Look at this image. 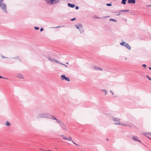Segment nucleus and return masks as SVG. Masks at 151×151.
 <instances>
[{
  "label": "nucleus",
  "mask_w": 151,
  "mask_h": 151,
  "mask_svg": "<svg viewBox=\"0 0 151 151\" xmlns=\"http://www.w3.org/2000/svg\"><path fill=\"white\" fill-rule=\"evenodd\" d=\"M53 62H55L57 63H60L59 61L55 59H54V61Z\"/></svg>",
  "instance_id": "obj_22"
},
{
  "label": "nucleus",
  "mask_w": 151,
  "mask_h": 151,
  "mask_svg": "<svg viewBox=\"0 0 151 151\" xmlns=\"http://www.w3.org/2000/svg\"><path fill=\"white\" fill-rule=\"evenodd\" d=\"M106 6H111L112 5L111 3V4H109V3L107 4H106Z\"/></svg>",
  "instance_id": "obj_27"
},
{
  "label": "nucleus",
  "mask_w": 151,
  "mask_h": 151,
  "mask_svg": "<svg viewBox=\"0 0 151 151\" xmlns=\"http://www.w3.org/2000/svg\"><path fill=\"white\" fill-rule=\"evenodd\" d=\"M106 140H109V139H106Z\"/></svg>",
  "instance_id": "obj_46"
},
{
  "label": "nucleus",
  "mask_w": 151,
  "mask_h": 151,
  "mask_svg": "<svg viewBox=\"0 0 151 151\" xmlns=\"http://www.w3.org/2000/svg\"><path fill=\"white\" fill-rule=\"evenodd\" d=\"M60 64H62V65H65L64 64H62V63H60Z\"/></svg>",
  "instance_id": "obj_44"
},
{
  "label": "nucleus",
  "mask_w": 151,
  "mask_h": 151,
  "mask_svg": "<svg viewBox=\"0 0 151 151\" xmlns=\"http://www.w3.org/2000/svg\"><path fill=\"white\" fill-rule=\"evenodd\" d=\"M129 11V10H122V11L123 12H127Z\"/></svg>",
  "instance_id": "obj_25"
},
{
  "label": "nucleus",
  "mask_w": 151,
  "mask_h": 151,
  "mask_svg": "<svg viewBox=\"0 0 151 151\" xmlns=\"http://www.w3.org/2000/svg\"><path fill=\"white\" fill-rule=\"evenodd\" d=\"M61 78L62 80H66V77L65 76V75H62L61 76Z\"/></svg>",
  "instance_id": "obj_15"
},
{
  "label": "nucleus",
  "mask_w": 151,
  "mask_h": 151,
  "mask_svg": "<svg viewBox=\"0 0 151 151\" xmlns=\"http://www.w3.org/2000/svg\"><path fill=\"white\" fill-rule=\"evenodd\" d=\"M76 18L75 17V18H73L72 19H71L70 20L73 21H74V20H76Z\"/></svg>",
  "instance_id": "obj_30"
},
{
  "label": "nucleus",
  "mask_w": 151,
  "mask_h": 151,
  "mask_svg": "<svg viewBox=\"0 0 151 151\" xmlns=\"http://www.w3.org/2000/svg\"><path fill=\"white\" fill-rule=\"evenodd\" d=\"M68 5L69 7L72 8L75 7V4H72L70 3H68Z\"/></svg>",
  "instance_id": "obj_14"
},
{
  "label": "nucleus",
  "mask_w": 151,
  "mask_h": 151,
  "mask_svg": "<svg viewBox=\"0 0 151 151\" xmlns=\"http://www.w3.org/2000/svg\"><path fill=\"white\" fill-rule=\"evenodd\" d=\"M35 30H38L39 29V28L38 27H35Z\"/></svg>",
  "instance_id": "obj_28"
},
{
  "label": "nucleus",
  "mask_w": 151,
  "mask_h": 151,
  "mask_svg": "<svg viewBox=\"0 0 151 151\" xmlns=\"http://www.w3.org/2000/svg\"><path fill=\"white\" fill-rule=\"evenodd\" d=\"M68 144H70V145H71V143H72L70 142H68L67 143Z\"/></svg>",
  "instance_id": "obj_39"
},
{
  "label": "nucleus",
  "mask_w": 151,
  "mask_h": 151,
  "mask_svg": "<svg viewBox=\"0 0 151 151\" xmlns=\"http://www.w3.org/2000/svg\"><path fill=\"white\" fill-rule=\"evenodd\" d=\"M40 150H43V149H40Z\"/></svg>",
  "instance_id": "obj_47"
},
{
  "label": "nucleus",
  "mask_w": 151,
  "mask_h": 151,
  "mask_svg": "<svg viewBox=\"0 0 151 151\" xmlns=\"http://www.w3.org/2000/svg\"><path fill=\"white\" fill-rule=\"evenodd\" d=\"M13 58L19 59V57L18 56Z\"/></svg>",
  "instance_id": "obj_36"
},
{
  "label": "nucleus",
  "mask_w": 151,
  "mask_h": 151,
  "mask_svg": "<svg viewBox=\"0 0 151 151\" xmlns=\"http://www.w3.org/2000/svg\"><path fill=\"white\" fill-rule=\"evenodd\" d=\"M109 17V16H104V17H102V19H105L108 18V17Z\"/></svg>",
  "instance_id": "obj_23"
},
{
  "label": "nucleus",
  "mask_w": 151,
  "mask_h": 151,
  "mask_svg": "<svg viewBox=\"0 0 151 151\" xmlns=\"http://www.w3.org/2000/svg\"><path fill=\"white\" fill-rule=\"evenodd\" d=\"M109 21H113V22H117V21L115 19H109Z\"/></svg>",
  "instance_id": "obj_21"
},
{
  "label": "nucleus",
  "mask_w": 151,
  "mask_h": 151,
  "mask_svg": "<svg viewBox=\"0 0 151 151\" xmlns=\"http://www.w3.org/2000/svg\"><path fill=\"white\" fill-rule=\"evenodd\" d=\"M61 136L64 139H66V137L64 135H62Z\"/></svg>",
  "instance_id": "obj_24"
},
{
  "label": "nucleus",
  "mask_w": 151,
  "mask_h": 151,
  "mask_svg": "<svg viewBox=\"0 0 151 151\" xmlns=\"http://www.w3.org/2000/svg\"><path fill=\"white\" fill-rule=\"evenodd\" d=\"M67 81H68L69 82L70 81V79L69 78L67 77Z\"/></svg>",
  "instance_id": "obj_33"
},
{
  "label": "nucleus",
  "mask_w": 151,
  "mask_h": 151,
  "mask_svg": "<svg viewBox=\"0 0 151 151\" xmlns=\"http://www.w3.org/2000/svg\"><path fill=\"white\" fill-rule=\"evenodd\" d=\"M146 76L147 78L148 79L151 81V78H150L148 76Z\"/></svg>",
  "instance_id": "obj_26"
},
{
  "label": "nucleus",
  "mask_w": 151,
  "mask_h": 151,
  "mask_svg": "<svg viewBox=\"0 0 151 151\" xmlns=\"http://www.w3.org/2000/svg\"><path fill=\"white\" fill-rule=\"evenodd\" d=\"M47 59L50 61L52 62H53L54 61V58H52L51 57H47Z\"/></svg>",
  "instance_id": "obj_16"
},
{
  "label": "nucleus",
  "mask_w": 151,
  "mask_h": 151,
  "mask_svg": "<svg viewBox=\"0 0 151 151\" xmlns=\"http://www.w3.org/2000/svg\"><path fill=\"white\" fill-rule=\"evenodd\" d=\"M132 139L135 141H137L141 142V141L139 140V139L138 138L137 136H134L132 138Z\"/></svg>",
  "instance_id": "obj_9"
},
{
  "label": "nucleus",
  "mask_w": 151,
  "mask_h": 151,
  "mask_svg": "<svg viewBox=\"0 0 151 151\" xmlns=\"http://www.w3.org/2000/svg\"><path fill=\"white\" fill-rule=\"evenodd\" d=\"M120 44L122 46H125L128 50H131V47L127 43L125 42L124 41H123L122 42H121Z\"/></svg>",
  "instance_id": "obj_4"
},
{
  "label": "nucleus",
  "mask_w": 151,
  "mask_h": 151,
  "mask_svg": "<svg viewBox=\"0 0 151 151\" xmlns=\"http://www.w3.org/2000/svg\"><path fill=\"white\" fill-rule=\"evenodd\" d=\"M1 57L3 58H7L6 57H5V56H4L2 55H1Z\"/></svg>",
  "instance_id": "obj_29"
},
{
  "label": "nucleus",
  "mask_w": 151,
  "mask_h": 151,
  "mask_svg": "<svg viewBox=\"0 0 151 151\" xmlns=\"http://www.w3.org/2000/svg\"><path fill=\"white\" fill-rule=\"evenodd\" d=\"M0 78H4V79H7L6 78H5L4 77H2V76H0Z\"/></svg>",
  "instance_id": "obj_32"
},
{
  "label": "nucleus",
  "mask_w": 151,
  "mask_h": 151,
  "mask_svg": "<svg viewBox=\"0 0 151 151\" xmlns=\"http://www.w3.org/2000/svg\"><path fill=\"white\" fill-rule=\"evenodd\" d=\"M75 8L76 9H79V7L78 6H76Z\"/></svg>",
  "instance_id": "obj_37"
},
{
  "label": "nucleus",
  "mask_w": 151,
  "mask_h": 151,
  "mask_svg": "<svg viewBox=\"0 0 151 151\" xmlns=\"http://www.w3.org/2000/svg\"><path fill=\"white\" fill-rule=\"evenodd\" d=\"M149 69H150V70H151V67H149Z\"/></svg>",
  "instance_id": "obj_43"
},
{
  "label": "nucleus",
  "mask_w": 151,
  "mask_h": 151,
  "mask_svg": "<svg viewBox=\"0 0 151 151\" xmlns=\"http://www.w3.org/2000/svg\"><path fill=\"white\" fill-rule=\"evenodd\" d=\"M67 140H68L70 142H71L73 143V144H74L75 145H78L77 144L75 143L74 142H73L71 137H68V138H67Z\"/></svg>",
  "instance_id": "obj_8"
},
{
  "label": "nucleus",
  "mask_w": 151,
  "mask_h": 151,
  "mask_svg": "<svg viewBox=\"0 0 151 151\" xmlns=\"http://www.w3.org/2000/svg\"><path fill=\"white\" fill-rule=\"evenodd\" d=\"M44 30V29L42 28L41 27V28L40 29V31L41 32H42V31H43Z\"/></svg>",
  "instance_id": "obj_35"
},
{
  "label": "nucleus",
  "mask_w": 151,
  "mask_h": 151,
  "mask_svg": "<svg viewBox=\"0 0 151 151\" xmlns=\"http://www.w3.org/2000/svg\"><path fill=\"white\" fill-rule=\"evenodd\" d=\"M142 66H143L145 68H146V65L145 64H143V65H142Z\"/></svg>",
  "instance_id": "obj_34"
},
{
  "label": "nucleus",
  "mask_w": 151,
  "mask_h": 151,
  "mask_svg": "<svg viewBox=\"0 0 151 151\" xmlns=\"http://www.w3.org/2000/svg\"><path fill=\"white\" fill-rule=\"evenodd\" d=\"M6 126H9L11 125L10 123L8 121H7L6 122Z\"/></svg>",
  "instance_id": "obj_17"
},
{
  "label": "nucleus",
  "mask_w": 151,
  "mask_h": 151,
  "mask_svg": "<svg viewBox=\"0 0 151 151\" xmlns=\"http://www.w3.org/2000/svg\"><path fill=\"white\" fill-rule=\"evenodd\" d=\"M4 0H0V8L2 10L6 13H8L6 10V4L3 1Z\"/></svg>",
  "instance_id": "obj_1"
},
{
  "label": "nucleus",
  "mask_w": 151,
  "mask_h": 151,
  "mask_svg": "<svg viewBox=\"0 0 151 151\" xmlns=\"http://www.w3.org/2000/svg\"><path fill=\"white\" fill-rule=\"evenodd\" d=\"M68 63H66V64H68Z\"/></svg>",
  "instance_id": "obj_48"
},
{
  "label": "nucleus",
  "mask_w": 151,
  "mask_h": 151,
  "mask_svg": "<svg viewBox=\"0 0 151 151\" xmlns=\"http://www.w3.org/2000/svg\"><path fill=\"white\" fill-rule=\"evenodd\" d=\"M101 91H104L105 93V95H106L107 93V91L105 89H101Z\"/></svg>",
  "instance_id": "obj_20"
},
{
  "label": "nucleus",
  "mask_w": 151,
  "mask_h": 151,
  "mask_svg": "<svg viewBox=\"0 0 151 151\" xmlns=\"http://www.w3.org/2000/svg\"><path fill=\"white\" fill-rule=\"evenodd\" d=\"M93 69L96 70H100L101 71H102L103 69L102 68H100L97 66H95L93 67Z\"/></svg>",
  "instance_id": "obj_10"
},
{
  "label": "nucleus",
  "mask_w": 151,
  "mask_h": 151,
  "mask_svg": "<svg viewBox=\"0 0 151 151\" xmlns=\"http://www.w3.org/2000/svg\"><path fill=\"white\" fill-rule=\"evenodd\" d=\"M49 119H50L53 120H55L57 121L59 123L60 125L62 127H63V123L60 121L58 120L56 118H55L52 115H50V116H49Z\"/></svg>",
  "instance_id": "obj_5"
},
{
  "label": "nucleus",
  "mask_w": 151,
  "mask_h": 151,
  "mask_svg": "<svg viewBox=\"0 0 151 151\" xmlns=\"http://www.w3.org/2000/svg\"><path fill=\"white\" fill-rule=\"evenodd\" d=\"M50 114L47 113H43L39 114L37 116L38 119L42 118H49Z\"/></svg>",
  "instance_id": "obj_2"
},
{
  "label": "nucleus",
  "mask_w": 151,
  "mask_h": 151,
  "mask_svg": "<svg viewBox=\"0 0 151 151\" xmlns=\"http://www.w3.org/2000/svg\"><path fill=\"white\" fill-rule=\"evenodd\" d=\"M110 92L112 93V94L113 95H114V93H113V92H112L111 91H110Z\"/></svg>",
  "instance_id": "obj_40"
},
{
  "label": "nucleus",
  "mask_w": 151,
  "mask_h": 151,
  "mask_svg": "<svg viewBox=\"0 0 151 151\" xmlns=\"http://www.w3.org/2000/svg\"><path fill=\"white\" fill-rule=\"evenodd\" d=\"M121 14V13H119V14L116 15L117 16Z\"/></svg>",
  "instance_id": "obj_42"
},
{
  "label": "nucleus",
  "mask_w": 151,
  "mask_h": 151,
  "mask_svg": "<svg viewBox=\"0 0 151 151\" xmlns=\"http://www.w3.org/2000/svg\"><path fill=\"white\" fill-rule=\"evenodd\" d=\"M114 124L115 125H122L124 126H128L129 127H131L130 125L129 124H127V123H123L122 122L120 123H114Z\"/></svg>",
  "instance_id": "obj_7"
},
{
  "label": "nucleus",
  "mask_w": 151,
  "mask_h": 151,
  "mask_svg": "<svg viewBox=\"0 0 151 151\" xmlns=\"http://www.w3.org/2000/svg\"><path fill=\"white\" fill-rule=\"evenodd\" d=\"M143 134L144 135H145L146 136V134H148L149 135H151V132H149L147 133H145L143 132Z\"/></svg>",
  "instance_id": "obj_18"
},
{
  "label": "nucleus",
  "mask_w": 151,
  "mask_h": 151,
  "mask_svg": "<svg viewBox=\"0 0 151 151\" xmlns=\"http://www.w3.org/2000/svg\"><path fill=\"white\" fill-rule=\"evenodd\" d=\"M59 1V0H50V1H47V4H48L54 5L56 4Z\"/></svg>",
  "instance_id": "obj_6"
},
{
  "label": "nucleus",
  "mask_w": 151,
  "mask_h": 151,
  "mask_svg": "<svg viewBox=\"0 0 151 151\" xmlns=\"http://www.w3.org/2000/svg\"><path fill=\"white\" fill-rule=\"evenodd\" d=\"M128 2L129 4H135L136 1L135 0H128Z\"/></svg>",
  "instance_id": "obj_13"
},
{
  "label": "nucleus",
  "mask_w": 151,
  "mask_h": 151,
  "mask_svg": "<svg viewBox=\"0 0 151 151\" xmlns=\"http://www.w3.org/2000/svg\"><path fill=\"white\" fill-rule=\"evenodd\" d=\"M45 0L46 1L47 4V1H50V0Z\"/></svg>",
  "instance_id": "obj_41"
},
{
  "label": "nucleus",
  "mask_w": 151,
  "mask_h": 151,
  "mask_svg": "<svg viewBox=\"0 0 151 151\" xmlns=\"http://www.w3.org/2000/svg\"><path fill=\"white\" fill-rule=\"evenodd\" d=\"M61 27L60 26H58L57 27H52V28H60Z\"/></svg>",
  "instance_id": "obj_31"
},
{
  "label": "nucleus",
  "mask_w": 151,
  "mask_h": 151,
  "mask_svg": "<svg viewBox=\"0 0 151 151\" xmlns=\"http://www.w3.org/2000/svg\"><path fill=\"white\" fill-rule=\"evenodd\" d=\"M95 18L96 19H100V18L97 16L95 17Z\"/></svg>",
  "instance_id": "obj_38"
},
{
  "label": "nucleus",
  "mask_w": 151,
  "mask_h": 151,
  "mask_svg": "<svg viewBox=\"0 0 151 151\" xmlns=\"http://www.w3.org/2000/svg\"><path fill=\"white\" fill-rule=\"evenodd\" d=\"M75 27L77 28L78 29L81 33H82L84 32V30L83 29V26L81 24H79L78 25H75Z\"/></svg>",
  "instance_id": "obj_3"
},
{
  "label": "nucleus",
  "mask_w": 151,
  "mask_h": 151,
  "mask_svg": "<svg viewBox=\"0 0 151 151\" xmlns=\"http://www.w3.org/2000/svg\"><path fill=\"white\" fill-rule=\"evenodd\" d=\"M17 77L21 79L24 78V77L23 76V75L20 73L18 74Z\"/></svg>",
  "instance_id": "obj_12"
},
{
  "label": "nucleus",
  "mask_w": 151,
  "mask_h": 151,
  "mask_svg": "<svg viewBox=\"0 0 151 151\" xmlns=\"http://www.w3.org/2000/svg\"><path fill=\"white\" fill-rule=\"evenodd\" d=\"M122 1L121 2V3L123 4H126V1L127 0H122Z\"/></svg>",
  "instance_id": "obj_19"
},
{
  "label": "nucleus",
  "mask_w": 151,
  "mask_h": 151,
  "mask_svg": "<svg viewBox=\"0 0 151 151\" xmlns=\"http://www.w3.org/2000/svg\"><path fill=\"white\" fill-rule=\"evenodd\" d=\"M112 120L114 122H119L121 120V119H120L114 117L112 118Z\"/></svg>",
  "instance_id": "obj_11"
},
{
  "label": "nucleus",
  "mask_w": 151,
  "mask_h": 151,
  "mask_svg": "<svg viewBox=\"0 0 151 151\" xmlns=\"http://www.w3.org/2000/svg\"><path fill=\"white\" fill-rule=\"evenodd\" d=\"M120 12H123L122 11V10H121V11H120Z\"/></svg>",
  "instance_id": "obj_45"
}]
</instances>
